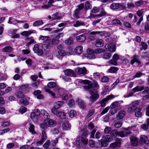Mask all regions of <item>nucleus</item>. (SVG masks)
Masks as SVG:
<instances>
[{"mask_svg": "<svg viewBox=\"0 0 149 149\" xmlns=\"http://www.w3.org/2000/svg\"><path fill=\"white\" fill-rule=\"evenodd\" d=\"M29 129L30 132L32 134H34L36 133L34 130V126L33 125L29 124Z\"/></svg>", "mask_w": 149, "mask_h": 149, "instance_id": "37998d69", "label": "nucleus"}, {"mask_svg": "<svg viewBox=\"0 0 149 149\" xmlns=\"http://www.w3.org/2000/svg\"><path fill=\"white\" fill-rule=\"evenodd\" d=\"M50 38L48 36H44L40 35L39 37V40H41L44 43H46L48 42Z\"/></svg>", "mask_w": 149, "mask_h": 149, "instance_id": "4be33fe9", "label": "nucleus"}, {"mask_svg": "<svg viewBox=\"0 0 149 149\" xmlns=\"http://www.w3.org/2000/svg\"><path fill=\"white\" fill-rule=\"evenodd\" d=\"M47 123V124L48 125V127H52L55 126L56 125V122L52 119H48L45 120Z\"/></svg>", "mask_w": 149, "mask_h": 149, "instance_id": "ddd939ff", "label": "nucleus"}, {"mask_svg": "<svg viewBox=\"0 0 149 149\" xmlns=\"http://www.w3.org/2000/svg\"><path fill=\"white\" fill-rule=\"evenodd\" d=\"M69 115L71 118L74 117L76 115V111L73 110H71L69 112Z\"/></svg>", "mask_w": 149, "mask_h": 149, "instance_id": "49530a36", "label": "nucleus"}, {"mask_svg": "<svg viewBox=\"0 0 149 149\" xmlns=\"http://www.w3.org/2000/svg\"><path fill=\"white\" fill-rule=\"evenodd\" d=\"M109 78L107 76H103L101 79V81L102 82L106 83L109 81Z\"/></svg>", "mask_w": 149, "mask_h": 149, "instance_id": "bf43d9fd", "label": "nucleus"}, {"mask_svg": "<svg viewBox=\"0 0 149 149\" xmlns=\"http://www.w3.org/2000/svg\"><path fill=\"white\" fill-rule=\"evenodd\" d=\"M56 84L54 82H51L47 84L49 88H53L56 86Z\"/></svg>", "mask_w": 149, "mask_h": 149, "instance_id": "3c124183", "label": "nucleus"}, {"mask_svg": "<svg viewBox=\"0 0 149 149\" xmlns=\"http://www.w3.org/2000/svg\"><path fill=\"white\" fill-rule=\"evenodd\" d=\"M100 9L99 8L96 7H94L91 10V13H96L99 12Z\"/></svg>", "mask_w": 149, "mask_h": 149, "instance_id": "864d4df0", "label": "nucleus"}, {"mask_svg": "<svg viewBox=\"0 0 149 149\" xmlns=\"http://www.w3.org/2000/svg\"><path fill=\"white\" fill-rule=\"evenodd\" d=\"M33 33V31L29 30L28 31H24L22 32L21 33V35L22 36H24L26 37L27 38L25 39L26 40L29 39V38L28 37V36H30L31 33Z\"/></svg>", "mask_w": 149, "mask_h": 149, "instance_id": "aec40b11", "label": "nucleus"}, {"mask_svg": "<svg viewBox=\"0 0 149 149\" xmlns=\"http://www.w3.org/2000/svg\"><path fill=\"white\" fill-rule=\"evenodd\" d=\"M112 23L113 24L121 25L122 23L118 19H115L113 20Z\"/></svg>", "mask_w": 149, "mask_h": 149, "instance_id": "de8ad7c7", "label": "nucleus"}, {"mask_svg": "<svg viewBox=\"0 0 149 149\" xmlns=\"http://www.w3.org/2000/svg\"><path fill=\"white\" fill-rule=\"evenodd\" d=\"M33 50L35 53H37L39 56H41L43 54V51L39 47H33Z\"/></svg>", "mask_w": 149, "mask_h": 149, "instance_id": "f3484780", "label": "nucleus"}, {"mask_svg": "<svg viewBox=\"0 0 149 149\" xmlns=\"http://www.w3.org/2000/svg\"><path fill=\"white\" fill-rule=\"evenodd\" d=\"M109 63L110 64H112L114 65H118L117 61L114 60L113 58L109 61Z\"/></svg>", "mask_w": 149, "mask_h": 149, "instance_id": "6e6d98bb", "label": "nucleus"}, {"mask_svg": "<svg viewBox=\"0 0 149 149\" xmlns=\"http://www.w3.org/2000/svg\"><path fill=\"white\" fill-rule=\"evenodd\" d=\"M109 87L108 86H106L104 87L103 92H102V94L105 95L107 92L109 91Z\"/></svg>", "mask_w": 149, "mask_h": 149, "instance_id": "5fc2aeb1", "label": "nucleus"}, {"mask_svg": "<svg viewBox=\"0 0 149 149\" xmlns=\"http://www.w3.org/2000/svg\"><path fill=\"white\" fill-rule=\"evenodd\" d=\"M108 51L111 52H113L116 50V47H107L106 48Z\"/></svg>", "mask_w": 149, "mask_h": 149, "instance_id": "680f3d73", "label": "nucleus"}, {"mask_svg": "<svg viewBox=\"0 0 149 149\" xmlns=\"http://www.w3.org/2000/svg\"><path fill=\"white\" fill-rule=\"evenodd\" d=\"M84 3H81L78 6V8H76L75 10L74 13L75 17H78V14L80 12V11L84 8Z\"/></svg>", "mask_w": 149, "mask_h": 149, "instance_id": "9d476101", "label": "nucleus"}, {"mask_svg": "<svg viewBox=\"0 0 149 149\" xmlns=\"http://www.w3.org/2000/svg\"><path fill=\"white\" fill-rule=\"evenodd\" d=\"M41 114L44 117L47 119H49L50 117V115L49 113L46 111L45 110H41Z\"/></svg>", "mask_w": 149, "mask_h": 149, "instance_id": "5701e85b", "label": "nucleus"}, {"mask_svg": "<svg viewBox=\"0 0 149 149\" xmlns=\"http://www.w3.org/2000/svg\"><path fill=\"white\" fill-rule=\"evenodd\" d=\"M73 43V39L72 37H70L65 41V43L68 45H70Z\"/></svg>", "mask_w": 149, "mask_h": 149, "instance_id": "4c0bfd02", "label": "nucleus"}, {"mask_svg": "<svg viewBox=\"0 0 149 149\" xmlns=\"http://www.w3.org/2000/svg\"><path fill=\"white\" fill-rule=\"evenodd\" d=\"M83 47H76L74 49V52L78 54H81L83 52Z\"/></svg>", "mask_w": 149, "mask_h": 149, "instance_id": "2f4dec72", "label": "nucleus"}, {"mask_svg": "<svg viewBox=\"0 0 149 149\" xmlns=\"http://www.w3.org/2000/svg\"><path fill=\"white\" fill-rule=\"evenodd\" d=\"M68 105L70 107H73L74 106V102L73 100H70L69 101Z\"/></svg>", "mask_w": 149, "mask_h": 149, "instance_id": "338daca9", "label": "nucleus"}, {"mask_svg": "<svg viewBox=\"0 0 149 149\" xmlns=\"http://www.w3.org/2000/svg\"><path fill=\"white\" fill-rule=\"evenodd\" d=\"M59 41L58 39L55 37L52 40H50L49 42L48 45H47L51 46V45H55L56 44H58L59 43Z\"/></svg>", "mask_w": 149, "mask_h": 149, "instance_id": "2eb2a0df", "label": "nucleus"}, {"mask_svg": "<svg viewBox=\"0 0 149 149\" xmlns=\"http://www.w3.org/2000/svg\"><path fill=\"white\" fill-rule=\"evenodd\" d=\"M104 42L103 40L100 39H97L95 41V45L96 47L98 46H100L102 47L104 45Z\"/></svg>", "mask_w": 149, "mask_h": 149, "instance_id": "a878e982", "label": "nucleus"}, {"mask_svg": "<svg viewBox=\"0 0 149 149\" xmlns=\"http://www.w3.org/2000/svg\"><path fill=\"white\" fill-rule=\"evenodd\" d=\"M86 39V36L85 35L83 34L77 36L76 40L78 42H82L84 41Z\"/></svg>", "mask_w": 149, "mask_h": 149, "instance_id": "dca6fc26", "label": "nucleus"}, {"mask_svg": "<svg viewBox=\"0 0 149 149\" xmlns=\"http://www.w3.org/2000/svg\"><path fill=\"white\" fill-rule=\"evenodd\" d=\"M46 133L45 131H42L41 134V140L40 141L37 142V144H42L47 139Z\"/></svg>", "mask_w": 149, "mask_h": 149, "instance_id": "f8f14e48", "label": "nucleus"}, {"mask_svg": "<svg viewBox=\"0 0 149 149\" xmlns=\"http://www.w3.org/2000/svg\"><path fill=\"white\" fill-rule=\"evenodd\" d=\"M112 55L109 53H106L104 54L102 56V57L103 59H108L110 58L111 56Z\"/></svg>", "mask_w": 149, "mask_h": 149, "instance_id": "e433bc0d", "label": "nucleus"}, {"mask_svg": "<svg viewBox=\"0 0 149 149\" xmlns=\"http://www.w3.org/2000/svg\"><path fill=\"white\" fill-rule=\"evenodd\" d=\"M43 23L42 20H38L35 21L33 24V26H39L42 25Z\"/></svg>", "mask_w": 149, "mask_h": 149, "instance_id": "79ce46f5", "label": "nucleus"}, {"mask_svg": "<svg viewBox=\"0 0 149 149\" xmlns=\"http://www.w3.org/2000/svg\"><path fill=\"white\" fill-rule=\"evenodd\" d=\"M62 129L65 130H67L70 128V125L68 122H64L62 126Z\"/></svg>", "mask_w": 149, "mask_h": 149, "instance_id": "393cba45", "label": "nucleus"}, {"mask_svg": "<svg viewBox=\"0 0 149 149\" xmlns=\"http://www.w3.org/2000/svg\"><path fill=\"white\" fill-rule=\"evenodd\" d=\"M140 139L142 142L145 144L149 143V140L147 136L145 135H142L141 136Z\"/></svg>", "mask_w": 149, "mask_h": 149, "instance_id": "412c9836", "label": "nucleus"}, {"mask_svg": "<svg viewBox=\"0 0 149 149\" xmlns=\"http://www.w3.org/2000/svg\"><path fill=\"white\" fill-rule=\"evenodd\" d=\"M82 82L84 84H87L84 86V88L85 90H88L89 93L91 94L90 97V101L92 103L95 101L99 97V94L95 88H98L99 86L97 82H94V83H91L88 80H82Z\"/></svg>", "mask_w": 149, "mask_h": 149, "instance_id": "f257e3e1", "label": "nucleus"}, {"mask_svg": "<svg viewBox=\"0 0 149 149\" xmlns=\"http://www.w3.org/2000/svg\"><path fill=\"white\" fill-rule=\"evenodd\" d=\"M46 121L45 120H44V123H41L40 125V129L42 131L45 130L48 127Z\"/></svg>", "mask_w": 149, "mask_h": 149, "instance_id": "6ab92c4d", "label": "nucleus"}, {"mask_svg": "<svg viewBox=\"0 0 149 149\" xmlns=\"http://www.w3.org/2000/svg\"><path fill=\"white\" fill-rule=\"evenodd\" d=\"M15 95L18 98L22 99L24 97V95L21 91H19L16 93Z\"/></svg>", "mask_w": 149, "mask_h": 149, "instance_id": "a19ab883", "label": "nucleus"}, {"mask_svg": "<svg viewBox=\"0 0 149 149\" xmlns=\"http://www.w3.org/2000/svg\"><path fill=\"white\" fill-rule=\"evenodd\" d=\"M63 80L65 82H69L71 80V78L70 77L65 75L62 77Z\"/></svg>", "mask_w": 149, "mask_h": 149, "instance_id": "052dcab7", "label": "nucleus"}, {"mask_svg": "<svg viewBox=\"0 0 149 149\" xmlns=\"http://www.w3.org/2000/svg\"><path fill=\"white\" fill-rule=\"evenodd\" d=\"M26 109L27 108L26 107L22 106L20 107L19 109V111L21 113L23 114L26 111Z\"/></svg>", "mask_w": 149, "mask_h": 149, "instance_id": "13d9d810", "label": "nucleus"}, {"mask_svg": "<svg viewBox=\"0 0 149 149\" xmlns=\"http://www.w3.org/2000/svg\"><path fill=\"white\" fill-rule=\"evenodd\" d=\"M121 6V5L118 3H112L110 6L111 9H117L120 8Z\"/></svg>", "mask_w": 149, "mask_h": 149, "instance_id": "c756f323", "label": "nucleus"}, {"mask_svg": "<svg viewBox=\"0 0 149 149\" xmlns=\"http://www.w3.org/2000/svg\"><path fill=\"white\" fill-rule=\"evenodd\" d=\"M19 102L20 103H23L25 105H27L29 104V102L26 100L24 99V98L21 99L19 101Z\"/></svg>", "mask_w": 149, "mask_h": 149, "instance_id": "603ef678", "label": "nucleus"}, {"mask_svg": "<svg viewBox=\"0 0 149 149\" xmlns=\"http://www.w3.org/2000/svg\"><path fill=\"white\" fill-rule=\"evenodd\" d=\"M145 2L142 0H139L136 2L135 3V7L137 8L143 5Z\"/></svg>", "mask_w": 149, "mask_h": 149, "instance_id": "72a5a7b5", "label": "nucleus"}, {"mask_svg": "<svg viewBox=\"0 0 149 149\" xmlns=\"http://www.w3.org/2000/svg\"><path fill=\"white\" fill-rule=\"evenodd\" d=\"M58 12H56L55 14H53L52 15V20L54 19H60L61 18V17L58 16Z\"/></svg>", "mask_w": 149, "mask_h": 149, "instance_id": "c03bdc74", "label": "nucleus"}, {"mask_svg": "<svg viewBox=\"0 0 149 149\" xmlns=\"http://www.w3.org/2000/svg\"><path fill=\"white\" fill-rule=\"evenodd\" d=\"M121 141V139H117L115 142L110 144V147L113 149H118L120 146Z\"/></svg>", "mask_w": 149, "mask_h": 149, "instance_id": "39448f33", "label": "nucleus"}, {"mask_svg": "<svg viewBox=\"0 0 149 149\" xmlns=\"http://www.w3.org/2000/svg\"><path fill=\"white\" fill-rule=\"evenodd\" d=\"M139 104V102L138 101H136L133 102L132 104L128 106V111L130 112L133 113L137 109V107Z\"/></svg>", "mask_w": 149, "mask_h": 149, "instance_id": "20e7f679", "label": "nucleus"}, {"mask_svg": "<svg viewBox=\"0 0 149 149\" xmlns=\"http://www.w3.org/2000/svg\"><path fill=\"white\" fill-rule=\"evenodd\" d=\"M133 59L131 61V63L133 65L135 62L138 64L141 63L140 61L138 60L139 57L137 55L135 54L132 57Z\"/></svg>", "mask_w": 149, "mask_h": 149, "instance_id": "a211bd4d", "label": "nucleus"}, {"mask_svg": "<svg viewBox=\"0 0 149 149\" xmlns=\"http://www.w3.org/2000/svg\"><path fill=\"white\" fill-rule=\"evenodd\" d=\"M145 11V10L144 9H141L138 10L136 12V14L139 16L141 17Z\"/></svg>", "mask_w": 149, "mask_h": 149, "instance_id": "e2e57ef3", "label": "nucleus"}, {"mask_svg": "<svg viewBox=\"0 0 149 149\" xmlns=\"http://www.w3.org/2000/svg\"><path fill=\"white\" fill-rule=\"evenodd\" d=\"M105 51L104 49L100 48H98L94 50L90 48H89L87 50L88 57L89 59L94 58H95L94 55V53L98 54L100 53L103 52Z\"/></svg>", "mask_w": 149, "mask_h": 149, "instance_id": "7ed1b4c3", "label": "nucleus"}, {"mask_svg": "<svg viewBox=\"0 0 149 149\" xmlns=\"http://www.w3.org/2000/svg\"><path fill=\"white\" fill-rule=\"evenodd\" d=\"M131 143L132 145L136 146L138 144V140L137 138L134 136H131L130 137Z\"/></svg>", "mask_w": 149, "mask_h": 149, "instance_id": "4468645a", "label": "nucleus"}, {"mask_svg": "<svg viewBox=\"0 0 149 149\" xmlns=\"http://www.w3.org/2000/svg\"><path fill=\"white\" fill-rule=\"evenodd\" d=\"M59 54L61 56H63L66 55L68 54V52H65L62 49H60L58 51Z\"/></svg>", "mask_w": 149, "mask_h": 149, "instance_id": "58836bf2", "label": "nucleus"}, {"mask_svg": "<svg viewBox=\"0 0 149 149\" xmlns=\"http://www.w3.org/2000/svg\"><path fill=\"white\" fill-rule=\"evenodd\" d=\"M141 128L145 131H147L148 129V126L146 124H144L141 125Z\"/></svg>", "mask_w": 149, "mask_h": 149, "instance_id": "774afa93", "label": "nucleus"}, {"mask_svg": "<svg viewBox=\"0 0 149 149\" xmlns=\"http://www.w3.org/2000/svg\"><path fill=\"white\" fill-rule=\"evenodd\" d=\"M45 90L46 92L50 94L53 98H56L55 94L53 92L50 90L49 89L46 88H45Z\"/></svg>", "mask_w": 149, "mask_h": 149, "instance_id": "09e8293b", "label": "nucleus"}, {"mask_svg": "<svg viewBox=\"0 0 149 149\" xmlns=\"http://www.w3.org/2000/svg\"><path fill=\"white\" fill-rule=\"evenodd\" d=\"M40 113L41 112L39 109H36L31 113V117L33 121H37L38 117L40 115Z\"/></svg>", "mask_w": 149, "mask_h": 149, "instance_id": "423d86ee", "label": "nucleus"}, {"mask_svg": "<svg viewBox=\"0 0 149 149\" xmlns=\"http://www.w3.org/2000/svg\"><path fill=\"white\" fill-rule=\"evenodd\" d=\"M131 133L130 130L129 129H125L123 131L118 132V135L122 137L126 136Z\"/></svg>", "mask_w": 149, "mask_h": 149, "instance_id": "1a4fd4ad", "label": "nucleus"}, {"mask_svg": "<svg viewBox=\"0 0 149 149\" xmlns=\"http://www.w3.org/2000/svg\"><path fill=\"white\" fill-rule=\"evenodd\" d=\"M86 24L83 22H80L79 21H77L73 25V26L75 27H78L80 26H85Z\"/></svg>", "mask_w": 149, "mask_h": 149, "instance_id": "c9c22d12", "label": "nucleus"}, {"mask_svg": "<svg viewBox=\"0 0 149 149\" xmlns=\"http://www.w3.org/2000/svg\"><path fill=\"white\" fill-rule=\"evenodd\" d=\"M141 109L140 108L138 107L136 109L135 111V115L136 117H139L141 116L142 113L141 112Z\"/></svg>", "mask_w": 149, "mask_h": 149, "instance_id": "473e14b6", "label": "nucleus"}, {"mask_svg": "<svg viewBox=\"0 0 149 149\" xmlns=\"http://www.w3.org/2000/svg\"><path fill=\"white\" fill-rule=\"evenodd\" d=\"M75 72L78 74L85 75L87 74V70L85 67H84L82 68L78 67L75 69Z\"/></svg>", "mask_w": 149, "mask_h": 149, "instance_id": "0eeeda50", "label": "nucleus"}, {"mask_svg": "<svg viewBox=\"0 0 149 149\" xmlns=\"http://www.w3.org/2000/svg\"><path fill=\"white\" fill-rule=\"evenodd\" d=\"M118 133L117 130H112L110 132V135L111 136L114 138L116 137Z\"/></svg>", "mask_w": 149, "mask_h": 149, "instance_id": "ea45409f", "label": "nucleus"}, {"mask_svg": "<svg viewBox=\"0 0 149 149\" xmlns=\"http://www.w3.org/2000/svg\"><path fill=\"white\" fill-rule=\"evenodd\" d=\"M144 89L143 91V93L146 95L143 97V99L145 100L149 98V88L148 87H146L144 89V87L143 86H137L132 89V91L134 93L141 91Z\"/></svg>", "mask_w": 149, "mask_h": 149, "instance_id": "f03ea898", "label": "nucleus"}, {"mask_svg": "<svg viewBox=\"0 0 149 149\" xmlns=\"http://www.w3.org/2000/svg\"><path fill=\"white\" fill-rule=\"evenodd\" d=\"M78 105L82 109H85L86 107V105L84 102L81 100L79 101Z\"/></svg>", "mask_w": 149, "mask_h": 149, "instance_id": "a18cd8bd", "label": "nucleus"}, {"mask_svg": "<svg viewBox=\"0 0 149 149\" xmlns=\"http://www.w3.org/2000/svg\"><path fill=\"white\" fill-rule=\"evenodd\" d=\"M81 145L83 144L84 145H86L87 144L88 141L86 138L81 137Z\"/></svg>", "mask_w": 149, "mask_h": 149, "instance_id": "4d7b16f0", "label": "nucleus"}, {"mask_svg": "<svg viewBox=\"0 0 149 149\" xmlns=\"http://www.w3.org/2000/svg\"><path fill=\"white\" fill-rule=\"evenodd\" d=\"M64 73L65 75L69 77L72 76L75 77L76 74L74 71L70 69H67L64 71Z\"/></svg>", "mask_w": 149, "mask_h": 149, "instance_id": "9b49d317", "label": "nucleus"}, {"mask_svg": "<svg viewBox=\"0 0 149 149\" xmlns=\"http://www.w3.org/2000/svg\"><path fill=\"white\" fill-rule=\"evenodd\" d=\"M17 20L15 19L13 17L9 18L8 23L10 24H15L18 23Z\"/></svg>", "mask_w": 149, "mask_h": 149, "instance_id": "cd10ccee", "label": "nucleus"}, {"mask_svg": "<svg viewBox=\"0 0 149 149\" xmlns=\"http://www.w3.org/2000/svg\"><path fill=\"white\" fill-rule=\"evenodd\" d=\"M112 140V138L109 135H106L104 138V140L105 141L107 142L111 141Z\"/></svg>", "mask_w": 149, "mask_h": 149, "instance_id": "8fccbe9b", "label": "nucleus"}, {"mask_svg": "<svg viewBox=\"0 0 149 149\" xmlns=\"http://www.w3.org/2000/svg\"><path fill=\"white\" fill-rule=\"evenodd\" d=\"M91 35H99L101 37H103L104 36V33L102 31H93L90 32L89 33Z\"/></svg>", "mask_w": 149, "mask_h": 149, "instance_id": "c85d7f7f", "label": "nucleus"}, {"mask_svg": "<svg viewBox=\"0 0 149 149\" xmlns=\"http://www.w3.org/2000/svg\"><path fill=\"white\" fill-rule=\"evenodd\" d=\"M114 97V96L112 95L107 96L106 98L103 99L101 103V106L103 107L105 106L106 103L109 100L113 98Z\"/></svg>", "mask_w": 149, "mask_h": 149, "instance_id": "6e6552de", "label": "nucleus"}, {"mask_svg": "<svg viewBox=\"0 0 149 149\" xmlns=\"http://www.w3.org/2000/svg\"><path fill=\"white\" fill-rule=\"evenodd\" d=\"M80 139V137L77 138L76 141V145L78 147H79L81 144V140Z\"/></svg>", "mask_w": 149, "mask_h": 149, "instance_id": "0e129e2a", "label": "nucleus"}, {"mask_svg": "<svg viewBox=\"0 0 149 149\" xmlns=\"http://www.w3.org/2000/svg\"><path fill=\"white\" fill-rule=\"evenodd\" d=\"M125 112L123 111H121L119 112L117 116V118L118 120L123 118L125 116Z\"/></svg>", "mask_w": 149, "mask_h": 149, "instance_id": "bb28decb", "label": "nucleus"}, {"mask_svg": "<svg viewBox=\"0 0 149 149\" xmlns=\"http://www.w3.org/2000/svg\"><path fill=\"white\" fill-rule=\"evenodd\" d=\"M119 70L118 68L115 67H112L108 70V72L110 73H115Z\"/></svg>", "mask_w": 149, "mask_h": 149, "instance_id": "f704fd0d", "label": "nucleus"}, {"mask_svg": "<svg viewBox=\"0 0 149 149\" xmlns=\"http://www.w3.org/2000/svg\"><path fill=\"white\" fill-rule=\"evenodd\" d=\"M85 7L87 9H90L92 8V6L88 1H86L85 3Z\"/></svg>", "mask_w": 149, "mask_h": 149, "instance_id": "69168bd1", "label": "nucleus"}, {"mask_svg": "<svg viewBox=\"0 0 149 149\" xmlns=\"http://www.w3.org/2000/svg\"><path fill=\"white\" fill-rule=\"evenodd\" d=\"M63 101H59L56 102L54 104V107L58 109L60 108L63 104Z\"/></svg>", "mask_w": 149, "mask_h": 149, "instance_id": "7c9ffc66", "label": "nucleus"}, {"mask_svg": "<svg viewBox=\"0 0 149 149\" xmlns=\"http://www.w3.org/2000/svg\"><path fill=\"white\" fill-rule=\"evenodd\" d=\"M56 116L61 119H65L66 117V116L65 113L61 111H59L56 114Z\"/></svg>", "mask_w": 149, "mask_h": 149, "instance_id": "b1692460", "label": "nucleus"}]
</instances>
